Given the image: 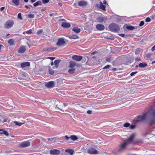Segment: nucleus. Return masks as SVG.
<instances>
[{"mask_svg":"<svg viewBox=\"0 0 155 155\" xmlns=\"http://www.w3.org/2000/svg\"><path fill=\"white\" fill-rule=\"evenodd\" d=\"M127 142H124L120 145L117 151H114L112 154L114 155L116 154L117 153H121L123 152L126 149Z\"/></svg>","mask_w":155,"mask_h":155,"instance_id":"obj_1","label":"nucleus"},{"mask_svg":"<svg viewBox=\"0 0 155 155\" xmlns=\"http://www.w3.org/2000/svg\"><path fill=\"white\" fill-rule=\"evenodd\" d=\"M108 27L110 31L113 32L118 31L120 30L119 26L114 23L110 24Z\"/></svg>","mask_w":155,"mask_h":155,"instance_id":"obj_2","label":"nucleus"},{"mask_svg":"<svg viewBox=\"0 0 155 155\" xmlns=\"http://www.w3.org/2000/svg\"><path fill=\"white\" fill-rule=\"evenodd\" d=\"M96 61L97 59L94 57L88 58V60L86 64L92 66L97 64Z\"/></svg>","mask_w":155,"mask_h":155,"instance_id":"obj_3","label":"nucleus"},{"mask_svg":"<svg viewBox=\"0 0 155 155\" xmlns=\"http://www.w3.org/2000/svg\"><path fill=\"white\" fill-rule=\"evenodd\" d=\"M135 135L134 134H131L130 136L127 139V141L126 142H127V144L129 143H132L134 144L138 143H139V140H134V138L135 137Z\"/></svg>","mask_w":155,"mask_h":155,"instance_id":"obj_4","label":"nucleus"},{"mask_svg":"<svg viewBox=\"0 0 155 155\" xmlns=\"http://www.w3.org/2000/svg\"><path fill=\"white\" fill-rule=\"evenodd\" d=\"M14 24V21L12 20H8L4 24V27L5 28L8 29L11 28Z\"/></svg>","mask_w":155,"mask_h":155,"instance_id":"obj_5","label":"nucleus"},{"mask_svg":"<svg viewBox=\"0 0 155 155\" xmlns=\"http://www.w3.org/2000/svg\"><path fill=\"white\" fill-rule=\"evenodd\" d=\"M151 117L152 118L150 124L151 125L154 124L155 122V109L152 111L151 114Z\"/></svg>","mask_w":155,"mask_h":155,"instance_id":"obj_6","label":"nucleus"},{"mask_svg":"<svg viewBox=\"0 0 155 155\" xmlns=\"http://www.w3.org/2000/svg\"><path fill=\"white\" fill-rule=\"evenodd\" d=\"M66 42L63 38H59L58 39L56 45L58 46H64Z\"/></svg>","mask_w":155,"mask_h":155,"instance_id":"obj_7","label":"nucleus"},{"mask_svg":"<svg viewBox=\"0 0 155 155\" xmlns=\"http://www.w3.org/2000/svg\"><path fill=\"white\" fill-rule=\"evenodd\" d=\"M60 71L57 70H54L53 68H49L48 73L49 74L51 75H56L59 73Z\"/></svg>","mask_w":155,"mask_h":155,"instance_id":"obj_8","label":"nucleus"},{"mask_svg":"<svg viewBox=\"0 0 155 155\" xmlns=\"http://www.w3.org/2000/svg\"><path fill=\"white\" fill-rule=\"evenodd\" d=\"M30 145V142L28 141H26L21 142L20 143L19 146L21 147H25L29 146Z\"/></svg>","mask_w":155,"mask_h":155,"instance_id":"obj_9","label":"nucleus"},{"mask_svg":"<svg viewBox=\"0 0 155 155\" xmlns=\"http://www.w3.org/2000/svg\"><path fill=\"white\" fill-rule=\"evenodd\" d=\"M54 85V82L53 81L48 82L45 84V86L48 88L53 87Z\"/></svg>","mask_w":155,"mask_h":155,"instance_id":"obj_10","label":"nucleus"},{"mask_svg":"<svg viewBox=\"0 0 155 155\" xmlns=\"http://www.w3.org/2000/svg\"><path fill=\"white\" fill-rule=\"evenodd\" d=\"M83 57L80 55H74L72 57V59L77 61H79L82 59Z\"/></svg>","mask_w":155,"mask_h":155,"instance_id":"obj_11","label":"nucleus"},{"mask_svg":"<svg viewBox=\"0 0 155 155\" xmlns=\"http://www.w3.org/2000/svg\"><path fill=\"white\" fill-rule=\"evenodd\" d=\"M147 114L144 113L143 114L138 116L137 117V121H139L144 120L146 117Z\"/></svg>","mask_w":155,"mask_h":155,"instance_id":"obj_12","label":"nucleus"},{"mask_svg":"<svg viewBox=\"0 0 155 155\" xmlns=\"http://www.w3.org/2000/svg\"><path fill=\"white\" fill-rule=\"evenodd\" d=\"M63 107V104L60 102H59L58 104L54 106V107L57 110H60L63 111H64L62 110Z\"/></svg>","mask_w":155,"mask_h":155,"instance_id":"obj_13","label":"nucleus"},{"mask_svg":"<svg viewBox=\"0 0 155 155\" xmlns=\"http://www.w3.org/2000/svg\"><path fill=\"white\" fill-rule=\"evenodd\" d=\"M61 151L57 149H54L50 150V153L51 155H58L60 154Z\"/></svg>","mask_w":155,"mask_h":155,"instance_id":"obj_14","label":"nucleus"},{"mask_svg":"<svg viewBox=\"0 0 155 155\" xmlns=\"http://www.w3.org/2000/svg\"><path fill=\"white\" fill-rule=\"evenodd\" d=\"M87 152L90 154H97L98 153L97 150L92 148H89L87 150Z\"/></svg>","mask_w":155,"mask_h":155,"instance_id":"obj_15","label":"nucleus"},{"mask_svg":"<svg viewBox=\"0 0 155 155\" xmlns=\"http://www.w3.org/2000/svg\"><path fill=\"white\" fill-rule=\"evenodd\" d=\"M26 46L21 45L18 50V52L19 53H22L25 52L26 51Z\"/></svg>","mask_w":155,"mask_h":155,"instance_id":"obj_16","label":"nucleus"},{"mask_svg":"<svg viewBox=\"0 0 155 155\" xmlns=\"http://www.w3.org/2000/svg\"><path fill=\"white\" fill-rule=\"evenodd\" d=\"M70 65L69 67L70 68H73L75 66L78 67H80V65L79 64H77L76 63L75 61H70L69 62Z\"/></svg>","mask_w":155,"mask_h":155,"instance_id":"obj_17","label":"nucleus"},{"mask_svg":"<svg viewBox=\"0 0 155 155\" xmlns=\"http://www.w3.org/2000/svg\"><path fill=\"white\" fill-rule=\"evenodd\" d=\"M96 7H97V8L99 7V8H100L103 11H105L106 10L105 6L101 2H100L99 5L98 4H96Z\"/></svg>","mask_w":155,"mask_h":155,"instance_id":"obj_18","label":"nucleus"},{"mask_svg":"<svg viewBox=\"0 0 155 155\" xmlns=\"http://www.w3.org/2000/svg\"><path fill=\"white\" fill-rule=\"evenodd\" d=\"M96 28L100 31H102L104 29V26L101 24H98L96 26Z\"/></svg>","mask_w":155,"mask_h":155,"instance_id":"obj_19","label":"nucleus"},{"mask_svg":"<svg viewBox=\"0 0 155 155\" xmlns=\"http://www.w3.org/2000/svg\"><path fill=\"white\" fill-rule=\"evenodd\" d=\"M20 65L22 68H24L25 67L29 66L30 65V63L28 62H26L21 63Z\"/></svg>","mask_w":155,"mask_h":155,"instance_id":"obj_20","label":"nucleus"},{"mask_svg":"<svg viewBox=\"0 0 155 155\" xmlns=\"http://www.w3.org/2000/svg\"><path fill=\"white\" fill-rule=\"evenodd\" d=\"M107 18L106 17H100L97 18V20L99 22L102 23L105 21H107Z\"/></svg>","mask_w":155,"mask_h":155,"instance_id":"obj_21","label":"nucleus"},{"mask_svg":"<svg viewBox=\"0 0 155 155\" xmlns=\"http://www.w3.org/2000/svg\"><path fill=\"white\" fill-rule=\"evenodd\" d=\"M147 65V64L145 63H140L138 65H136L135 66L136 68H138V67L140 68H144L146 67Z\"/></svg>","mask_w":155,"mask_h":155,"instance_id":"obj_22","label":"nucleus"},{"mask_svg":"<svg viewBox=\"0 0 155 155\" xmlns=\"http://www.w3.org/2000/svg\"><path fill=\"white\" fill-rule=\"evenodd\" d=\"M62 26L65 28H69L71 27L70 23L66 22H63L61 25Z\"/></svg>","mask_w":155,"mask_h":155,"instance_id":"obj_23","label":"nucleus"},{"mask_svg":"<svg viewBox=\"0 0 155 155\" xmlns=\"http://www.w3.org/2000/svg\"><path fill=\"white\" fill-rule=\"evenodd\" d=\"M57 48L56 47H54V48H45L44 49H43V50L44 51H53L56 50Z\"/></svg>","mask_w":155,"mask_h":155,"instance_id":"obj_24","label":"nucleus"},{"mask_svg":"<svg viewBox=\"0 0 155 155\" xmlns=\"http://www.w3.org/2000/svg\"><path fill=\"white\" fill-rule=\"evenodd\" d=\"M60 60H56L54 61V65L56 68H58V67L59 64L61 61Z\"/></svg>","mask_w":155,"mask_h":155,"instance_id":"obj_25","label":"nucleus"},{"mask_svg":"<svg viewBox=\"0 0 155 155\" xmlns=\"http://www.w3.org/2000/svg\"><path fill=\"white\" fill-rule=\"evenodd\" d=\"M72 31L76 33H79L80 32L81 29L78 27H75L73 28Z\"/></svg>","mask_w":155,"mask_h":155,"instance_id":"obj_26","label":"nucleus"},{"mask_svg":"<svg viewBox=\"0 0 155 155\" xmlns=\"http://www.w3.org/2000/svg\"><path fill=\"white\" fill-rule=\"evenodd\" d=\"M78 5L80 6H85L87 4V2L84 1H81L78 3Z\"/></svg>","mask_w":155,"mask_h":155,"instance_id":"obj_27","label":"nucleus"},{"mask_svg":"<svg viewBox=\"0 0 155 155\" xmlns=\"http://www.w3.org/2000/svg\"><path fill=\"white\" fill-rule=\"evenodd\" d=\"M65 151L69 153L71 155H72L74 152V150L73 149H67L65 150Z\"/></svg>","mask_w":155,"mask_h":155,"instance_id":"obj_28","label":"nucleus"},{"mask_svg":"<svg viewBox=\"0 0 155 155\" xmlns=\"http://www.w3.org/2000/svg\"><path fill=\"white\" fill-rule=\"evenodd\" d=\"M28 74L25 73H22L20 76V78L23 79H25V78L27 76Z\"/></svg>","mask_w":155,"mask_h":155,"instance_id":"obj_29","label":"nucleus"},{"mask_svg":"<svg viewBox=\"0 0 155 155\" xmlns=\"http://www.w3.org/2000/svg\"><path fill=\"white\" fill-rule=\"evenodd\" d=\"M70 39H76L79 38L78 36L76 35H72L68 36Z\"/></svg>","mask_w":155,"mask_h":155,"instance_id":"obj_30","label":"nucleus"},{"mask_svg":"<svg viewBox=\"0 0 155 155\" xmlns=\"http://www.w3.org/2000/svg\"><path fill=\"white\" fill-rule=\"evenodd\" d=\"M19 0H12V1L15 5L18 6L19 4Z\"/></svg>","mask_w":155,"mask_h":155,"instance_id":"obj_31","label":"nucleus"},{"mask_svg":"<svg viewBox=\"0 0 155 155\" xmlns=\"http://www.w3.org/2000/svg\"><path fill=\"white\" fill-rule=\"evenodd\" d=\"M42 4V2L40 1H38L37 2L34 3L33 5L35 7H36L39 5H40Z\"/></svg>","mask_w":155,"mask_h":155,"instance_id":"obj_32","label":"nucleus"},{"mask_svg":"<svg viewBox=\"0 0 155 155\" xmlns=\"http://www.w3.org/2000/svg\"><path fill=\"white\" fill-rule=\"evenodd\" d=\"M14 123L16 125H18L19 126H21L22 125L25 124V123H20L19 122L15 121Z\"/></svg>","mask_w":155,"mask_h":155,"instance_id":"obj_33","label":"nucleus"},{"mask_svg":"<svg viewBox=\"0 0 155 155\" xmlns=\"http://www.w3.org/2000/svg\"><path fill=\"white\" fill-rule=\"evenodd\" d=\"M32 29L26 31H25L23 32V34H32Z\"/></svg>","mask_w":155,"mask_h":155,"instance_id":"obj_34","label":"nucleus"},{"mask_svg":"<svg viewBox=\"0 0 155 155\" xmlns=\"http://www.w3.org/2000/svg\"><path fill=\"white\" fill-rule=\"evenodd\" d=\"M75 71V68H70L68 70V72L71 74H73Z\"/></svg>","mask_w":155,"mask_h":155,"instance_id":"obj_35","label":"nucleus"},{"mask_svg":"<svg viewBox=\"0 0 155 155\" xmlns=\"http://www.w3.org/2000/svg\"><path fill=\"white\" fill-rule=\"evenodd\" d=\"M126 28L128 30H132L135 29V27L134 26H127L126 27Z\"/></svg>","mask_w":155,"mask_h":155,"instance_id":"obj_36","label":"nucleus"},{"mask_svg":"<svg viewBox=\"0 0 155 155\" xmlns=\"http://www.w3.org/2000/svg\"><path fill=\"white\" fill-rule=\"evenodd\" d=\"M8 43L11 45H14V41L13 40L11 39L9 40L8 41Z\"/></svg>","mask_w":155,"mask_h":155,"instance_id":"obj_37","label":"nucleus"},{"mask_svg":"<svg viewBox=\"0 0 155 155\" xmlns=\"http://www.w3.org/2000/svg\"><path fill=\"white\" fill-rule=\"evenodd\" d=\"M71 138L73 140H75L78 139V137L75 135H72L71 136Z\"/></svg>","mask_w":155,"mask_h":155,"instance_id":"obj_38","label":"nucleus"},{"mask_svg":"<svg viewBox=\"0 0 155 155\" xmlns=\"http://www.w3.org/2000/svg\"><path fill=\"white\" fill-rule=\"evenodd\" d=\"M18 18L21 20H22L23 18L21 16V14L20 13H19L18 14Z\"/></svg>","mask_w":155,"mask_h":155,"instance_id":"obj_39","label":"nucleus"},{"mask_svg":"<svg viewBox=\"0 0 155 155\" xmlns=\"http://www.w3.org/2000/svg\"><path fill=\"white\" fill-rule=\"evenodd\" d=\"M35 15L34 14H28V17L29 18H33L34 17Z\"/></svg>","mask_w":155,"mask_h":155,"instance_id":"obj_40","label":"nucleus"},{"mask_svg":"<svg viewBox=\"0 0 155 155\" xmlns=\"http://www.w3.org/2000/svg\"><path fill=\"white\" fill-rule=\"evenodd\" d=\"M130 126V124L128 123H126L124 125V127H128Z\"/></svg>","mask_w":155,"mask_h":155,"instance_id":"obj_41","label":"nucleus"},{"mask_svg":"<svg viewBox=\"0 0 155 155\" xmlns=\"http://www.w3.org/2000/svg\"><path fill=\"white\" fill-rule=\"evenodd\" d=\"M136 127V125L135 124L131 125L130 126V128L131 129H134Z\"/></svg>","mask_w":155,"mask_h":155,"instance_id":"obj_42","label":"nucleus"},{"mask_svg":"<svg viewBox=\"0 0 155 155\" xmlns=\"http://www.w3.org/2000/svg\"><path fill=\"white\" fill-rule=\"evenodd\" d=\"M3 134H5V135L6 136H8L9 135L8 133L6 131L4 130V131H3Z\"/></svg>","mask_w":155,"mask_h":155,"instance_id":"obj_43","label":"nucleus"},{"mask_svg":"<svg viewBox=\"0 0 155 155\" xmlns=\"http://www.w3.org/2000/svg\"><path fill=\"white\" fill-rule=\"evenodd\" d=\"M151 21L150 18L149 17L146 18L145 19L146 22H149Z\"/></svg>","mask_w":155,"mask_h":155,"instance_id":"obj_44","label":"nucleus"},{"mask_svg":"<svg viewBox=\"0 0 155 155\" xmlns=\"http://www.w3.org/2000/svg\"><path fill=\"white\" fill-rule=\"evenodd\" d=\"M43 31V30L42 29H41L39 30L38 31H37V34L38 35L40 34H41Z\"/></svg>","mask_w":155,"mask_h":155,"instance_id":"obj_45","label":"nucleus"},{"mask_svg":"<svg viewBox=\"0 0 155 155\" xmlns=\"http://www.w3.org/2000/svg\"><path fill=\"white\" fill-rule=\"evenodd\" d=\"M140 50L139 49H136V51H135V54H138L140 52Z\"/></svg>","mask_w":155,"mask_h":155,"instance_id":"obj_46","label":"nucleus"},{"mask_svg":"<svg viewBox=\"0 0 155 155\" xmlns=\"http://www.w3.org/2000/svg\"><path fill=\"white\" fill-rule=\"evenodd\" d=\"M144 24V22L143 21H141L139 24V26L141 27Z\"/></svg>","mask_w":155,"mask_h":155,"instance_id":"obj_47","label":"nucleus"},{"mask_svg":"<svg viewBox=\"0 0 155 155\" xmlns=\"http://www.w3.org/2000/svg\"><path fill=\"white\" fill-rule=\"evenodd\" d=\"M50 0H42V2L44 3H46L49 2Z\"/></svg>","mask_w":155,"mask_h":155,"instance_id":"obj_48","label":"nucleus"},{"mask_svg":"<svg viewBox=\"0 0 155 155\" xmlns=\"http://www.w3.org/2000/svg\"><path fill=\"white\" fill-rule=\"evenodd\" d=\"M137 73V71L133 72L130 74V75L131 76H132L134 75V74H136Z\"/></svg>","mask_w":155,"mask_h":155,"instance_id":"obj_49","label":"nucleus"},{"mask_svg":"<svg viewBox=\"0 0 155 155\" xmlns=\"http://www.w3.org/2000/svg\"><path fill=\"white\" fill-rule=\"evenodd\" d=\"M118 70H119V71L121 70V68H118ZM117 70H118V69H117V68H112V70L114 71H115Z\"/></svg>","mask_w":155,"mask_h":155,"instance_id":"obj_50","label":"nucleus"},{"mask_svg":"<svg viewBox=\"0 0 155 155\" xmlns=\"http://www.w3.org/2000/svg\"><path fill=\"white\" fill-rule=\"evenodd\" d=\"M64 137L66 139V140H68L69 139L71 138V137H69L67 135H66Z\"/></svg>","mask_w":155,"mask_h":155,"instance_id":"obj_51","label":"nucleus"},{"mask_svg":"<svg viewBox=\"0 0 155 155\" xmlns=\"http://www.w3.org/2000/svg\"><path fill=\"white\" fill-rule=\"evenodd\" d=\"M87 113L88 114H92V111L90 110H88L87 111Z\"/></svg>","mask_w":155,"mask_h":155,"instance_id":"obj_52","label":"nucleus"},{"mask_svg":"<svg viewBox=\"0 0 155 155\" xmlns=\"http://www.w3.org/2000/svg\"><path fill=\"white\" fill-rule=\"evenodd\" d=\"M136 60L138 61H141V59L140 58H136Z\"/></svg>","mask_w":155,"mask_h":155,"instance_id":"obj_53","label":"nucleus"},{"mask_svg":"<svg viewBox=\"0 0 155 155\" xmlns=\"http://www.w3.org/2000/svg\"><path fill=\"white\" fill-rule=\"evenodd\" d=\"M119 35L120 36H121V37H124L125 36V35L124 34H119Z\"/></svg>","mask_w":155,"mask_h":155,"instance_id":"obj_54","label":"nucleus"},{"mask_svg":"<svg viewBox=\"0 0 155 155\" xmlns=\"http://www.w3.org/2000/svg\"><path fill=\"white\" fill-rule=\"evenodd\" d=\"M5 7H2L0 8V11H3L5 9Z\"/></svg>","mask_w":155,"mask_h":155,"instance_id":"obj_55","label":"nucleus"},{"mask_svg":"<svg viewBox=\"0 0 155 155\" xmlns=\"http://www.w3.org/2000/svg\"><path fill=\"white\" fill-rule=\"evenodd\" d=\"M151 50L154 51L155 50V45L151 48Z\"/></svg>","mask_w":155,"mask_h":155,"instance_id":"obj_56","label":"nucleus"},{"mask_svg":"<svg viewBox=\"0 0 155 155\" xmlns=\"http://www.w3.org/2000/svg\"><path fill=\"white\" fill-rule=\"evenodd\" d=\"M48 58L51 59L52 60H53L55 58V57H48Z\"/></svg>","mask_w":155,"mask_h":155,"instance_id":"obj_57","label":"nucleus"},{"mask_svg":"<svg viewBox=\"0 0 155 155\" xmlns=\"http://www.w3.org/2000/svg\"><path fill=\"white\" fill-rule=\"evenodd\" d=\"M110 59L109 58H107L106 59V61L107 62L110 61Z\"/></svg>","mask_w":155,"mask_h":155,"instance_id":"obj_58","label":"nucleus"},{"mask_svg":"<svg viewBox=\"0 0 155 155\" xmlns=\"http://www.w3.org/2000/svg\"><path fill=\"white\" fill-rule=\"evenodd\" d=\"M4 130H0V134H3V131H4Z\"/></svg>","mask_w":155,"mask_h":155,"instance_id":"obj_59","label":"nucleus"},{"mask_svg":"<svg viewBox=\"0 0 155 155\" xmlns=\"http://www.w3.org/2000/svg\"><path fill=\"white\" fill-rule=\"evenodd\" d=\"M110 67V65H107L106 66H105L103 68H109Z\"/></svg>","mask_w":155,"mask_h":155,"instance_id":"obj_60","label":"nucleus"},{"mask_svg":"<svg viewBox=\"0 0 155 155\" xmlns=\"http://www.w3.org/2000/svg\"><path fill=\"white\" fill-rule=\"evenodd\" d=\"M103 3L104 4H106L107 3V2L105 0H104L103 2Z\"/></svg>","mask_w":155,"mask_h":155,"instance_id":"obj_61","label":"nucleus"},{"mask_svg":"<svg viewBox=\"0 0 155 155\" xmlns=\"http://www.w3.org/2000/svg\"><path fill=\"white\" fill-rule=\"evenodd\" d=\"M20 65H21L20 64H15V66L19 67H20Z\"/></svg>","mask_w":155,"mask_h":155,"instance_id":"obj_62","label":"nucleus"},{"mask_svg":"<svg viewBox=\"0 0 155 155\" xmlns=\"http://www.w3.org/2000/svg\"><path fill=\"white\" fill-rule=\"evenodd\" d=\"M97 53V52L96 51H95L94 52H92L91 54H96V53Z\"/></svg>","mask_w":155,"mask_h":155,"instance_id":"obj_63","label":"nucleus"},{"mask_svg":"<svg viewBox=\"0 0 155 155\" xmlns=\"http://www.w3.org/2000/svg\"><path fill=\"white\" fill-rule=\"evenodd\" d=\"M58 4L59 6H61L62 5V4L61 2H59Z\"/></svg>","mask_w":155,"mask_h":155,"instance_id":"obj_64","label":"nucleus"}]
</instances>
